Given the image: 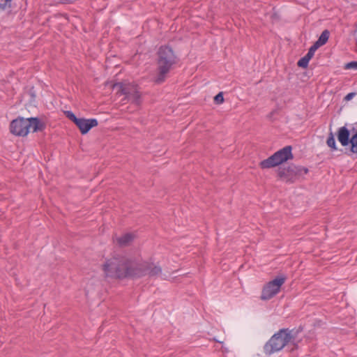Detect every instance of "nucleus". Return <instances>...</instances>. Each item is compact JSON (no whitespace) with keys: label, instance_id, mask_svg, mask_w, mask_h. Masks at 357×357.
Here are the masks:
<instances>
[{"label":"nucleus","instance_id":"nucleus-1","mask_svg":"<svg viewBox=\"0 0 357 357\" xmlns=\"http://www.w3.org/2000/svg\"><path fill=\"white\" fill-rule=\"evenodd\" d=\"M102 271L106 278H137L146 275L155 276L161 273V268L151 262L131 260L123 256L107 259L102 264Z\"/></svg>","mask_w":357,"mask_h":357},{"label":"nucleus","instance_id":"nucleus-2","mask_svg":"<svg viewBox=\"0 0 357 357\" xmlns=\"http://www.w3.org/2000/svg\"><path fill=\"white\" fill-rule=\"evenodd\" d=\"M175 63L176 56L172 49L168 47H161L158 52V75L155 82H162Z\"/></svg>","mask_w":357,"mask_h":357},{"label":"nucleus","instance_id":"nucleus-3","mask_svg":"<svg viewBox=\"0 0 357 357\" xmlns=\"http://www.w3.org/2000/svg\"><path fill=\"white\" fill-rule=\"evenodd\" d=\"M43 125L37 118L14 119L10 125V132L16 136H26L30 130L36 132L42 129Z\"/></svg>","mask_w":357,"mask_h":357},{"label":"nucleus","instance_id":"nucleus-4","mask_svg":"<svg viewBox=\"0 0 357 357\" xmlns=\"http://www.w3.org/2000/svg\"><path fill=\"white\" fill-rule=\"evenodd\" d=\"M293 340L294 337L291 334V331L287 328L281 329L274 334L268 342L266 343L264 347V353L267 355H271L277 352L291 342Z\"/></svg>","mask_w":357,"mask_h":357},{"label":"nucleus","instance_id":"nucleus-5","mask_svg":"<svg viewBox=\"0 0 357 357\" xmlns=\"http://www.w3.org/2000/svg\"><path fill=\"white\" fill-rule=\"evenodd\" d=\"M293 155L291 153V146H287L278 151L268 158L260 162V167L262 169H267L275 167L287 160L291 159Z\"/></svg>","mask_w":357,"mask_h":357},{"label":"nucleus","instance_id":"nucleus-6","mask_svg":"<svg viewBox=\"0 0 357 357\" xmlns=\"http://www.w3.org/2000/svg\"><path fill=\"white\" fill-rule=\"evenodd\" d=\"M337 138L342 146H350V151L357 153V130L351 134L347 127L342 126L337 130Z\"/></svg>","mask_w":357,"mask_h":357},{"label":"nucleus","instance_id":"nucleus-7","mask_svg":"<svg viewBox=\"0 0 357 357\" xmlns=\"http://www.w3.org/2000/svg\"><path fill=\"white\" fill-rule=\"evenodd\" d=\"M113 89L120 95H125L126 98L136 105L140 103V94L135 85L126 83L114 84Z\"/></svg>","mask_w":357,"mask_h":357},{"label":"nucleus","instance_id":"nucleus-8","mask_svg":"<svg viewBox=\"0 0 357 357\" xmlns=\"http://www.w3.org/2000/svg\"><path fill=\"white\" fill-rule=\"evenodd\" d=\"M286 280L284 276H278L273 280L266 283L262 289L261 299L264 301L270 300L279 293L281 287Z\"/></svg>","mask_w":357,"mask_h":357},{"label":"nucleus","instance_id":"nucleus-9","mask_svg":"<svg viewBox=\"0 0 357 357\" xmlns=\"http://www.w3.org/2000/svg\"><path fill=\"white\" fill-rule=\"evenodd\" d=\"M66 116L73 121L79 128L82 134H86L92 128L98 126V121L96 119H86L83 118H77L70 111L66 112Z\"/></svg>","mask_w":357,"mask_h":357},{"label":"nucleus","instance_id":"nucleus-10","mask_svg":"<svg viewBox=\"0 0 357 357\" xmlns=\"http://www.w3.org/2000/svg\"><path fill=\"white\" fill-rule=\"evenodd\" d=\"M292 170L291 165L287 167H280L278 169V176L280 179L285 182H294L296 180L295 174Z\"/></svg>","mask_w":357,"mask_h":357},{"label":"nucleus","instance_id":"nucleus-11","mask_svg":"<svg viewBox=\"0 0 357 357\" xmlns=\"http://www.w3.org/2000/svg\"><path fill=\"white\" fill-rule=\"evenodd\" d=\"M135 238V235L131 233H126L116 238L117 243L121 246L129 245Z\"/></svg>","mask_w":357,"mask_h":357},{"label":"nucleus","instance_id":"nucleus-12","mask_svg":"<svg viewBox=\"0 0 357 357\" xmlns=\"http://www.w3.org/2000/svg\"><path fill=\"white\" fill-rule=\"evenodd\" d=\"M329 35V31L328 30H324L314 44H316L318 47H321L325 45L328 40Z\"/></svg>","mask_w":357,"mask_h":357},{"label":"nucleus","instance_id":"nucleus-13","mask_svg":"<svg viewBox=\"0 0 357 357\" xmlns=\"http://www.w3.org/2000/svg\"><path fill=\"white\" fill-rule=\"evenodd\" d=\"M291 167H292V170H294V174H295L296 179L298 177L307 174V172H308L307 168L304 167L291 165Z\"/></svg>","mask_w":357,"mask_h":357},{"label":"nucleus","instance_id":"nucleus-14","mask_svg":"<svg viewBox=\"0 0 357 357\" xmlns=\"http://www.w3.org/2000/svg\"><path fill=\"white\" fill-rule=\"evenodd\" d=\"M326 144L332 150L336 151L337 149L333 132H330Z\"/></svg>","mask_w":357,"mask_h":357},{"label":"nucleus","instance_id":"nucleus-15","mask_svg":"<svg viewBox=\"0 0 357 357\" xmlns=\"http://www.w3.org/2000/svg\"><path fill=\"white\" fill-rule=\"evenodd\" d=\"M310 59L305 55L298 61V66L301 68H306Z\"/></svg>","mask_w":357,"mask_h":357},{"label":"nucleus","instance_id":"nucleus-16","mask_svg":"<svg viewBox=\"0 0 357 357\" xmlns=\"http://www.w3.org/2000/svg\"><path fill=\"white\" fill-rule=\"evenodd\" d=\"M316 44H314L309 50L308 52L307 53L306 56L309 57L310 59H312V56L314 54L315 51L319 48Z\"/></svg>","mask_w":357,"mask_h":357},{"label":"nucleus","instance_id":"nucleus-17","mask_svg":"<svg viewBox=\"0 0 357 357\" xmlns=\"http://www.w3.org/2000/svg\"><path fill=\"white\" fill-rule=\"evenodd\" d=\"M344 69H346V70H349V69L357 70V61H351V62L346 63L344 66Z\"/></svg>","mask_w":357,"mask_h":357},{"label":"nucleus","instance_id":"nucleus-18","mask_svg":"<svg viewBox=\"0 0 357 357\" xmlns=\"http://www.w3.org/2000/svg\"><path fill=\"white\" fill-rule=\"evenodd\" d=\"M214 101L217 103V104H221L224 102V98H223V94H222V92H220L219 93H218L215 97H214Z\"/></svg>","mask_w":357,"mask_h":357},{"label":"nucleus","instance_id":"nucleus-19","mask_svg":"<svg viewBox=\"0 0 357 357\" xmlns=\"http://www.w3.org/2000/svg\"><path fill=\"white\" fill-rule=\"evenodd\" d=\"M11 0H0V8H5L10 5Z\"/></svg>","mask_w":357,"mask_h":357},{"label":"nucleus","instance_id":"nucleus-20","mask_svg":"<svg viewBox=\"0 0 357 357\" xmlns=\"http://www.w3.org/2000/svg\"><path fill=\"white\" fill-rule=\"evenodd\" d=\"M354 96L355 93H349L344 97V100L347 101L350 100L354 98Z\"/></svg>","mask_w":357,"mask_h":357},{"label":"nucleus","instance_id":"nucleus-21","mask_svg":"<svg viewBox=\"0 0 357 357\" xmlns=\"http://www.w3.org/2000/svg\"><path fill=\"white\" fill-rule=\"evenodd\" d=\"M57 2L61 3H69L71 2L73 0H56Z\"/></svg>","mask_w":357,"mask_h":357}]
</instances>
